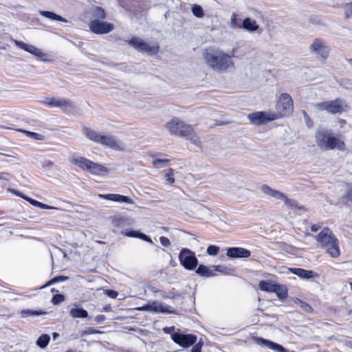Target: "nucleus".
<instances>
[{"instance_id": "obj_1", "label": "nucleus", "mask_w": 352, "mask_h": 352, "mask_svg": "<svg viewBox=\"0 0 352 352\" xmlns=\"http://www.w3.org/2000/svg\"><path fill=\"white\" fill-rule=\"evenodd\" d=\"M207 65L216 72H224L234 67L232 56L219 49L210 50L205 55Z\"/></svg>"}, {"instance_id": "obj_2", "label": "nucleus", "mask_w": 352, "mask_h": 352, "mask_svg": "<svg viewBox=\"0 0 352 352\" xmlns=\"http://www.w3.org/2000/svg\"><path fill=\"white\" fill-rule=\"evenodd\" d=\"M316 239L318 246L324 249L331 257L337 258L339 256L340 252L338 241L329 228H324L316 236Z\"/></svg>"}, {"instance_id": "obj_3", "label": "nucleus", "mask_w": 352, "mask_h": 352, "mask_svg": "<svg viewBox=\"0 0 352 352\" xmlns=\"http://www.w3.org/2000/svg\"><path fill=\"white\" fill-rule=\"evenodd\" d=\"M82 132L87 139L96 143L101 144L116 151L124 149L121 142L113 135H105L85 126L82 128Z\"/></svg>"}, {"instance_id": "obj_4", "label": "nucleus", "mask_w": 352, "mask_h": 352, "mask_svg": "<svg viewBox=\"0 0 352 352\" xmlns=\"http://www.w3.org/2000/svg\"><path fill=\"white\" fill-rule=\"evenodd\" d=\"M317 145L324 150L338 148L344 151L345 148L342 140L333 135L332 131L327 129L319 130L316 135Z\"/></svg>"}, {"instance_id": "obj_5", "label": "nucleus", "mask_w": 352, "mask_h": 352, "mask_svg": "<svg viewBox=\"0 0 352 352\" xmlns=\"http://www.w3.org/2000/svg\"><path fill=\"white\" fill-rule=\"evenodd\" d=\"M69 161L82 170L87 171L94 175H101L103 173H107L109 172V169L103 165L76 154L70 156Z\"/></svg>"}, {"instance_id": "obj_6", "label": "nucleus", "mask_w": 352, "mask_h": 352, "mask_svg": "<svg viewBox=\"0 0 352 352\" xmlns=\"http://www.w3.org/2000/svg\"><path fill=\"white\" fill-rule=\"evenodd\" d=\"M293 109V100L290 95L287 93L281 94L276 104L275 116H277V120L291 115Z\"/></svg>"}, {"instance_id": "obj_7", "label": "nucleus", "mask_w": 352, "mask_h": 352, "mask_svg": "<svg viewBox=\"0 0 352 352\" xmlns=\"http://www.w3.org/2000/svg\"><path fill=\"white\" fill-rule=\"evenodd\" d=\"M128 43L138 52L147 54L150 56L157 54L160 50V46L157 43H148L142 38L135 36L129 40Z\"/></svg>"}, {"instance_id": "obj_8", "label": "nucleus", "mask_w": 352, "mask_h": 352, "mask_svg": "<svg viewBox=\"0 0 352 352\" xmlns=\"http://www.w3.org/2000/svg\"><path fill=\"white\" fill-rule=\"evenodd\" d=\"M314 108L318 111H326L331 114L341 113L344 111L343 101L340 98L315 104Z\"/></svg>"}, {"instance_id": "obj_9", "label": "nucleus", "mask_w": 352, "mask_h": 352, "mask_svg": "<svg viewBox=\"0 0 352 352\" xmlns=\"http://www.w3.org/2000/svg\"><path fill=\"white\" fill-rule=\"evenodd\" d=\"M250 122L255 125L260 126L267 122L277 120L274 111H257L248 116Z\"/></svg>"}, {"instance_id": "obj_10", "label": "nucleus", "mask_w": 352, "mask_h": 352, "mask_svg": "<svg viewBox=\"0 0 352 352\" xmlns=\"http://www.w3.org/2000/svg\"><path fill=\"white\" fill-rule=\"evenodd\" d=\"M41 102L50 107H59L65 112L75 108L74 102L66 98H45L43 100H41Z\"/></svg>"}, {"instance_id": "obj_11", "label": "nucleus", "mask_w": 352, "mask_h": 352, "mask_svg": "<svg viewBox=\"0 0 352 352\" xmlns=\"http://www.w3.org/2000/svg\"><path fill=\"white\" fill-rule=\"evenodd\" d=\"M179 259L184 267L188 270H192L198 265V260L195 254L187 248H183L179 254Z\"/></svg>"}, {"instance_id": "obj_12", "label": "nucleus", "mask_w": 352, "mask_h": 352, "mask_svg": "<svg viewBox=\"0 0 352 352\" xmlns=\"http://www.w3.org/2000/svg\"><path fill=\"white\" fill-rule=\"evenodd\" d=\"M88 25L90 31L96 34H108L114 29L113 23L102 20L92 19Z\"/></svg>"}, {"instance_id": "obj_13", "label": "nucleus", "mask_w": 352, "mask_h": 352, "mask_svg": "<svg viewBox=\"0 0 352 352\" xmlns=\"http://www.w3.org/2000/svg\"><path fill=\"white\" fill-rule=\"evenodd\" d=\"M309 50L311 54H317L324 60L328 57L330 51L326 42L321 38L314 39L309 45Z\"/></svg>"}, {"instance_id": "obj_14", "label": "nucleus", "mask_w": 352, "mask_h": 352, "mask_svg": "<svg viewBox=\"0 0 352 352\" xmlns=\"http://www.w3.org/2000/svg\"><path fill=\"white\" fill-rule=\"evenodd\" d=\"M14 43L19 48L35 56L43 61L48 62L50 60L47 54L43 52L40 49L37 48L34 45L27 44L17 40H14Z\"/></svg>"}, {"instance_id": "obj_15", "label": "nucleus", "mask_w": 352, "mask_h": 352, "mask_svg": "<svg viewBox=\"0 0 352 352\" xmlns=\"http://www.w3.org/2000/svg\"><path fill=\"white\" fill-rule=\"evenodd\" d=\"M179 137L184 138L189 140L192 144L199 148H201V142L199 138L193 129L192 126L184 122V126L182 128Z\"/></svg>"}, {"instance_id": "obj_16", "label": "nucleus", "mask_w": 352, "mask_h": 352, "mask_svg": "<svg viewBox=\"0 0 352 352\" xmlns=\"http://www.w3.org/2000/svg\"><path fill=\"white\" fill-rule=\"evenodd\" d=\"M173 341L184 348L193 345L197 341V337L192 334H182L174 333L171 335Z\"/></svg>"}, {"instance_id": "obj_17", "label": "nucleus", "mask_w": 352, "mask_h": 352, "mask_svg": "<svg viewBox=\"0 0 352 352\" xmlns=\"http://www.w3.org/2000/svg\"><path fill=\"white\" fill-rule=\"evenodd\" d=\"M137 309L139 311H148L162 314L173 313V311L169 310L168 307L163 306V305L158 301H153L143 305L142 307H138Z\"/></svg>"}, {"instance_id": "obj_18", "label": "nucleus", "mask_w": 352, "mask_h": 352, "mask_svg": "<svg viewBox=\"0 0 352 352\" xmlns=\"http://www.w3.org/2000/svg\"><path fill=\"white\" fill-rule=\"evenodd\" d=\"M190 212L195 218L203 219L210 215V210L208 208L201 204H193L190 206Z\"/></svg>"}, {"instance_id": "obj_19", "label": "nucleus", "mask_w": 352, "mask_h": 352, "mask_svg": "<svg viewBox=\"0 0 352 352\" xmlns=\"http://www.w3.org/2000/svg\"><path fill=\"white\" fill-rule=\"evenodd\" d=\"M184 122L178 118H173L170 122L166 124V127L172 135H180V131L184 126Z\"/></svg>"}, {"instance_id": "obj_20", "label": "nucleus", "mask_w": 352, "mask_h": 352, "mask_svg": "<svg viewBox=\"0 0 352 352\" xmlns=\"http://www.w3.org/2000/svg\"><path fill=\"white\" fill-rule=\"evenodd\" d=\"M227 256L230 258H248L251 253L250 251L243 248L234 247L229 248L227 250Z\"/></svg>"}, {"instance_id": "obj_21", "label": "nucleus", "mask_w": 352, "mask_h": 352, "mask_svg": "<svg viewBox=\"0 0 352 352\" xmlns=\"http://www.w3.org/2000/svg\"><path fill=\"white\" fill-rule=\"evenodd\" d=\"M98 196L102 199L113 201L115 202L126 203L129 204H134L133 200L130 197L119 194H100Z\"/></svg>"}, {"instance_id": "obj_22", "label": "nucleus", "mask_w": 352, "mask_h": 352, "mask_svg": "<svg viewBox=\"0 0 352 352\" xmlns=\"http://www.w3.org/2000/svg\"><path fill=\"white\" fill-rule=\"evenodd\" d=\"M256 342L258 344L265 346L276 352H287V349H285L282 345L275 343L272 341L265 340L262 338H258L256 339Z\"/></svg>"}, {"instance_id": "obj_23", "label": "nucleus", "mask_w": 352, "mask_h": 352, "mask_svg": "<svg viewBox=\"0 0 352 352\" xmlns=\"http://www.w3.org/2000/svg\"><path fill=\"white\" fill-rule=\"evenodd\" d=\"M290 270L294 274L304 279H309L311 278L318 277V274L311 270H307L302 268H292Z\"/></svg>"}, {"instance_id": "obj_24", "label": "nucleus", "mask_w": 352, "mask_h": 352, "mask_svg": "<svg viewBox=\"0 0 352 352\" xmlns=\"http://www.w3.org/2000/svg\"><path fill=\"white\" fill-rule=\"evenodd\" d=\"M14 193L16 195H17L18 196H20L21 197H22L23 199H24L25 200H26L27 201H28L31 205L34 206H36V207H38V208H42V209H49V210H51V209H54V210H58V208L56 207H54V206H48L47 204H45L43 203H41L40 201H38L35 199H33L30 197H26L23 195H22L21 192H15Z\"/></svg>"}, {"instance_id": "obj_25", "label": "nucleus", "mask_w": 352, "mask_h": 352, "mask_svg": "<svg viewBox=\"0 0 352 352\" xmlns=\"http://www.w3.org/2000/svg\"><path fill=\"white\" fill-rule=\"evenodd\" d=\"M241 26V29H244L250 32H256L259 28V25L257 24L256 21L250 17H247L243 20Z\"/></svg>"}, {"instance_id": "obj_26", "label": "nucleus", "mask_w": 352, "mask_h": 352, "mask_svg": "<svg viewBox=\"0 0 352 352\" xmlns=\"http://www.w3.org/2000/svg\"><path fill=\"white\" fill-rule=\"evenodd\" d=\"M69 314L73 318H85L89 316L87 311L82 307L72 308Z\"/></svg>"}, {"instance_id": "obj_27", "label": "nucleus", "mask_w": 352, "mask_h": 352, "mask_svg": "<svg viewBox=\"0 0 352 352\" xmlns=\"http://www.w3.org/2000/svg\"><path fill=\"white\" fill-rule=\"evenodd\" d=\"M124 234H125V236H129V237L139 238V239H142L144 241L148 242L150 243H153V241L148 236H147L145 234L142 233L139 231L129 230V231H126Z\"/></svg>"}, {"instance_id": "obj_28", "label": "nucleus", "mask_w": 352, "mask_h": 352, "mask_svg": "<svg viewBox=\"0 0 352 352\" xmlns=\"http://www.w3.org/2000/svg\"><path fill=\"white\" fill-rule=\"evenodd\" d=\"M38 13L41 16L45 17V18L50 19L51 20L61 21V22H64V23L67 22V20L66 19L62 17L61 16H60L56 13L50 12V11L39 10Z\"/></svg>"}, {"instance_id": "obj_29", "label": "nucleus", "mask_w": 352, "mask_h": 352, "mask_svg": "<svg viewBox=\"0 0 352 352\" xmlns=\"http://www.w3.org/2000/svg\"><path fill=\"white\" fill-rule=\"evenodd\" d=\"M195 272L199 276L204 277H211L215 275L211 269L204 265H199Z\"/></svg>"}, {"instance_id": "obj_30", "label": "nucleus", "mask_w": 352, "mask_h": 352, "mask_svg": "<svg viewBox=\"0 0 352 352\" xmlns=\"http://www.w3.org/2000/svg\"><path fill=\"white\" fill-rule=\"evenodd\" d=\"M274 293L277 295L280 300H284L287 297V288L283 285L277 284Z\"/></svg>"}, {"instance_id": "obj_31", "label": "nucleus", "mask_w": 352, "mask_h": 352, "mask_svg": "<svg viewBox=\"0 0 352 352\" xmlns=\"http://www.w3.org/2000/svg\"><path fill=\"white\" fill-rule=\"evenodd\" d=\"M242 21L239 15L232 13L230 17V28L232 30L241 29Z\"/></svg>"}, {"instance_id": "obj_32", "label": "nucleus", "mask_w": 352, "mask_h": 352, "mask_svg": "<svg viewBox=\"0 0 352 352\" xmlns=\"http://www.w3.org/2000/svg\"><path fill=\"white\" fill-rule=\"evenodd\" d=\"M92 16L94 19L104 20L106 18V12L100 6H96L92 9Z\"/></svg>"}, {"instance_id": "obj_33", "label": "nucleus", "mask_w": 352, "mask_h": 352, "mask_svg": "<svg viewBox=\"0 0 352 352\" xmlns=\"http://www.w3.org/2000/svg\"><path fill=\"white\" fill-rule=\"evenodd\" d=\"M46 314H47L46 311H43L42 310H38V311L35 310V311H33V310H30V309H23L21 311V316L22 318H27V317H30V316H43V315H45Z\"/></svg>"}, {"instance_id": "obj_34", "label": "nucleus", "mask_w": 352, "mask_h": 352, "mask_svg": "<svg viewBox=\"0 0 352 352\" xmlns=\"http://www.w3.org/2000/svg\"><path fill=\"white\" fill-rule=\"evenodd\" d=\"M277 284H273L270 282H267L265 280L260 281L258 286L259 289L262 291L267 292H274V289Z\"/></svg>"}, {"instance_id": "obj_35", "label": "nucleus", "mask_w": 352, "mask_h": 352, "mask_svg": "<svg viewBox=\"0 0 352 352\" xmlns=\"http://www.w3.org/2000/svg\"><path fill=\"white\" fill-rule=\"evenodd\" d=\"M50 341V337L47 334H43L38 337L36 344L41 349H45L48 345Z\"/></svg>"}, {"instance_id": "obj_36", "label": "nucleus", "mask_w": 352, "mask_h": 352, "mask_svg": "<svg viewBox=\"0 0 352 352\" xmlns=\"http://www.w3.org/2000/svg\"><path fill=\"white\" fill-rule=\"evenodd\" d=\"M192 13L194 16L201 18L204 16L203 8L201 6L195 4L192 7Z\"/></svg>"}, {"instance_id": "obj_37", "label": "nucleus", "mask_w": 352, "mask_h": 352, "mask_svg": "<svg viewBox=\"0 0 352 352\" xmlns=\"http://www.w3.org/2000/svg\"><path fill=\"white\" fill-rule=\"evenodd\" d=\"M212 267L214 268V270L218 272H221L225 274H231L232 269L228 266L226 265H213Z\"/></svg>"}, {"instance_id": "obj_38", "label": "nucleus", "mask_w": 352, "mask_h": 352, "mask_svg": "<svg viewBox=\"0 0 352 352\" xmlns=\"http://www.w3.org/2000/svg\"><path fill=\"white\" fill-rule=\"evenodd\" d=\"M342 9L346 19H349L352 16V2L344 3Z\"/></svg>"}, {"instance_id": "obj_39", "label": "nucleus", "mask_w": 352, "mask_h": 352, "mask_svg": "<svg viewBox=\"0 0 352 352\" xmlns=\"http://www.w3.org/2000/svg\"><path fill=\"white\" fill-rule=\"evenodd\" d=\"M295 302L298 304L299 306L300 307V308L302 310H304L305 311H306L307 313H310L312 311L311 307L307 302H305L298 298H296V300H295Z\"/></svg>"}, {"instance_id": "obj_40", "label": "nucleus", "mask_w": 352, "mask_h": 352, "mask_svg": "<svg viewBox=\"0 0 352 352\" xmlns=\"http://www.w3.org/2000/svg\"><path fill=\"white\" fill-rule=\"evenodd\" d=\"M343 201L352 202V186H349L345 190V193L342 196Z\"/></svg>"}, {"instance_id": "obj_41", "label": "nucleus", "mask_w": 352, "mask_h": 352, "mask_svg": "<svg viewBox=\"0 0 352 352\" xmlns=\"http://www.w3.org/2000/svg\"><path fill=\"white\" fill-rule=\"evenodd\" d=\"M282 201L285 202V204L290 209H294L297 207L296 202L292 199H289L285 195V198H283Z\"/></svg>"}, {"instance_id": "obj_42", "label": "nucleus", "mask_w": 352, "mask_h": 352, "mask_svg": "<svg viewBox=\"0 0 352 352\" xmlns=\"http://www.w3.org/2000/svg\"><path fill=\"white\" fill-rule=\"evenodd\" d=\"M67 279H68V277L65 276L61 275V276H55L47 283V285H52V284L58 283V282L66 280Z\"/></svg>"}, {"instance_id": "obj_43", "label": "nucleus", "mask_w": 352, "mask_h": 352, "mask_svg": "<svg viewBox=\"0 0 352 352\" xmlns=\"http://www.w3.org/2000/svg\"><path fill=\"white\" fill-rule=\"evenodd\" d=\"M219 251V248L218 246L213 245H209L206 250L207 253L211 256L217 255L218 254Z\"/></svg>"}, {"instance_id": "obj_44", "label": "nucleus", "mask_w": 352, "mask_h": 352, "mask_svg": "<svg viewBox=\"0 0 352 352\" xmlns=\"http://www.w3.org/2000/svg\"><path fill=\"white\" fill-rule=\"evenodd\" d=\"M24 133H25L28 137L33 138L34 140H43V135L41 134H38V133H36L34 132H31V131H24Z\"/></svg>"}, {"instance_id": "obj_45", "label": "nucleus", "mask_w": 352, "mask_h": 352, "mask_svg": "<svg viewBox=\"0 0 352 352\" xmlns=\"http://www.w3.org/2000/svg\"><path fill=\"white\" fill-rule=\"evenodd\" d=\"M261 190L263 193L267 195L270 197L272 196V193L275 190V189L272 188L271 187H270L269 186H267L266 184L262 185Z\"/></svg>"}, {"instance_id": "obj_46", "label": "nucleus", "mask_w": 352, "mask_h": 352, "mask_svg": "<svg viewBox=\"0 0 352 352\" xmlns=\"http://www.w3.org/2000/svg\"><path fill=\"white\" fill-rule=\"evenodd\" d=\"M65 297L63 294H56L52 297V302L54 305H58L59 303L64 301Z\"/></svg>"}, {"instance_id": "obj_47", "label": "nucleus", "mask_w": 352, "mask_h": 352, "mask_svg": "<svg viewBox=\"0 0 352 352\" xmlns=\"http://www.w3.org/2000/svg\"><path fill=\"white\" fill-rule=\"evenodd\" d=\"M41 165H42V167L46 170H50L52 169V168L54 166V162L49 160H43L42 162H41Z\"/></svg>"}, {"instance_id": "obj_48", "label": "nucleus", "mask_w": 352, "mask_h": 352, "mask_svg": "<svg viewBox=\"0 0 352 352\" xmlns=\"http://www.w3.org/2000/svg\"><path fill=\"white\" fill-rule=\"evenodd\" d=\"M271 197L276 199L282 200L283 198H285V194L278 190H275Z\"/></svg>"}, {"instance_id": "obj_49", "label": "nucleus", "mask_w": 352, "mask_h": 352, "mask_svg": "<svg viewBox=\"0 0 352 352\" xmlns=\"http://www.w3.org/2000/svg\"><path fill=\"white\" fill-rule=\"evenodd\" d=\"M104 293L107 296L111 298H116L118 295V293L116 291L112 289H105Z\"/></svg>"}, {"instance_id": "obj_50", "label": "nucleus", "mask_w": 352, "mask_h": 352, "mask_svg": "<svg viewBox=\"0 0 352 352\" xmlns=\"http://www.w3.org/2000/svg\"><path fill=\"white\" fill-rule=\"evenodd\" d=\"M173 176V173L172 169H170L169 172L166 173V175H165V177H166L167 182H168L170 184H173L175 181Z\"/></svg>"}, {"instance_id": "obj_51", "label": "nucleus", "mask_w": 352, "mask_h": 352, "mask_svg": "<svg viewBox=\"0 0 352 352\" xmlns=\"http://www.w3.org/2000/svg\"><path fill=\"white\" fill-rule=\"evenodd\" d=\"M160 241L161 244L164 247H168L170 245L169 239L165 236H160Z\"/></svg>"}, {"instance_id": "obj_52", "label": "nucleus", "mask_w": 352, "mask_h": 352, "mask_svg": "<svg viewBox=\"0 0 352 352\" xmlns=\"http://www.w3.org/2000/svg\"><path fill=\"white\" fill-rule=\"evenodd\" d=\"M203 343L199 341L195 345H194L191 349V352H201Z\"/></svg>"}, {"instance_id": "obj_53", "label": "nucleus", "mask_w": 352, "mask_h": 352, "mask_svg": "<svg viewBox=\"0 0 352 352\" xmlns=\"http://www.w3.org/2000/svg\"><path fill=\"white\" fill-rule=\"evenodd\" d=\"M168 162L166 159H156L153 161V165L155 167H158L160 164H165Z\"/></svg>"}, {"instance_id": "obj_54", "label": "nucleus", "mask_w": 352, "mask_h": 352, "mask_svg": "<svg viewBox=\"0 0 352 352\" xmlns=\"http://www.w3.org/2000/svg\"><path fill=\"white\" fill-rule=\"evenodd\" d=\"M12 177L11 175L8 173H0V179L3 181H8Z\"/></svg>"}, {"instance_id": "obj_55", "label": "nucleus", "mask_w": 352, "mask_h": 352, "mask_svg": "<svg viewBox=\"0 0 352 352\" xmlns=\"http://www.w3.org/2000/svg\"><path fill=\"white\" fill-rule=\"evenodd\" d=\"M322 228V226L320 223H315L313 224L311 227V230L312 232H317Z\"/></svg>"}, {"instance_id": "obj_56", "label": "nucleus", "mask_w": 352, "mask_h": 352, "mask_svg": "<svg viewBox=\"0 0 352 352\" xmlns=\"http://www.w3.org/2000/svg\"><path fill=\"white\" fill-rule=\"evenodd\" d=\"M162 296H163V298H168L173 299L175 297L178 296V294L173 293V292H169L166 294L163 295Z\"/></svg>"}, {"instance_id": "obj_57", "label": "nucleus", "mask_w": 352, "mask_h": 352, "mask_svg": "<svg viewBox=\"0 0 352 352\" xmlns=\"http://www.w3.org/2000/svg\"><path fill=\"white\" fill-rule=\"evenodd\" d=\"M104 319H105V316L104 315H98V316H96L95 321L97 323H100L102 321H104Z\"/></svg>"}, {"instance_id": "obj_58", "label": "nucleus", "mask_w": 352, "mask_h": 352, "mask_svg": "<svg viewBox=\"0 0 352 352\" xmlns=\"http://www.w3.org/2000/svg\"><path fill=\"white\" fill-rule=\"evenodd\" d=\"M340 85L346 88H348V85H350L351 82L349 80L342 79L340 81Z\"/></svg>"}, {"instance_id": "obj_59", "label": "nucleus", "mask_w": 352, "mask_h": 352, "mask_svg": "<svg viewBox=\"0 0 352 352\" xmlns=\"http://www.w3.org/2000/svg\"><path fill=\"white\" fill-rule=\"evenodd\" d=\"M246 191L245 189L243 188H239L238 190H237V192H236V194L237 195H239V194L241 193H244Z\"/></svg>"}, {"instance_id": "obj_60", "label": "nucleus", "mask_w": 352, "mask_h": 352, "mask_svg": "<svg viewBox=\"0 0 352 352\" xmlns=\"http://www.w3.org/2000/svg\"><path fill=\"white\" fill-rule=\"evenodd\" d=\"M347 61L351 64L352 66V59H347Z\"/></svg>"}, {"instance_id": "obj_61", "label": "nucleus", "mask_w": 352, "mask_h": 352, "mask_svg": "<svg viewBox=\"0 0 352 352\" xmlns=\"http://www.w3.org/2000/svg\"><path fill=\"white\" fill-rule=\"evenodd\" d=\"M58 336V334L57 333H54V334H53L54 338H56Z\"/></svg>"}, {"instance_id": "obj_62", "label": "nucleus", "mask_w": 352, "mask_h": 352, "mask_svg": "<svg viewBox=\"0 0 352 352\" xmlns=\"http://www.w3.org/2000/svg\"><path fill=\"white\" fill-rule=\"evenodd\" d=\"M303 114H304L305 117L307 116V114L305 111H303Z\"/></svg>"}, {"instance_id": "obj_63", "label": "nucleus", "mask_w": 352, "mask_h": 352, "mask_svg": "<svg viewBox=\"0 0 352 352\" xmlns=\"http://www.w3.org/2000/svg\"><path fill=\"white\" fill-rule=\"evenodd\" d=\"M350 287H351V289L352 290V282L350 283Z\"/></svg>"}]
</instances>
